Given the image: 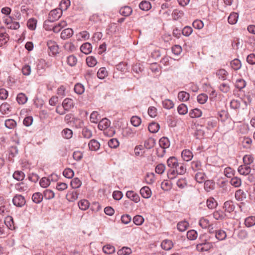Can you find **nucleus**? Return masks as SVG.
<instances>
[{
    "mask_svg": "<svg viewBox=\"0 0 255 255\" xmlns=\"http://www.w3.org/2000/svg\"><path fill=\"white\" fill-rule=\"evenodd\" d=\"M86 63L89 67H92L96 65L97 62L94 57L89 56L86 58Z\"/></svg>",
    "mask_w": 255,
    "mask_h": 255,
    "instance_id": "nucleus-55",
    "label": "nucleus"
},
{
    "mask_svg": "<svg viewBox=\"0 0 255 255\" xmlns=\"http://www.w3.org/2000/svg\"><path fill=\"white\" fill-rule=\"evenodd\" d=\"M73 34V31L71 28L64 29L61 33V38L63 39H66L71 37Z\"/></svg>",
    "mask_w": 255,
    "mask_h": 255,
    "instance_id": "nucleus-15",
    "label": "nucleus"
},
{
    "mask_svg": "<svg viewBox=\"0 0 255 255\" xmlns=\"http://www.w3.org/2000/svg\"><path fill=\"white\" fill-rule=\"evenodd\" d=\"M103 252L107 254H111L114 253L115 251V247L113 246L107 245L104 246L103 248Z\"/></svg>",
    "mask_w": 255,
    "mask_h": 255,
    "instance_id": "nucleus-56",
    "label": "nucleus"
},
{
    "mask_svg": "<svg viewBox=\"0 0 255 255\" xmlns=\"http://www.w3.org/2000/svg\"><path fill=\"white\" fill-rule=\"evenodd\" d=\"M216 76L218 79H223L226 80L228 78V72L223 69H221L217 71Z\"/></svg>",
    "mask_w": 255,
    "mask_h": 255,
    "instance_id": "nucleus-20",
    "label": "nucleus"
},
{
    "mask_svg": "<svg viewBox=\"0 0 255 255\" xmlns=\"http://www.w3.org/2000/svg\"><path fill=\"white\" fill-rule=\"evenodd\" d=\"M111 125L110 121L107 118L100 120L98 124V128L100 130H105L108 128Z\"/></svg>",
    "mask_w": 255,
    "mask_h": 255,
    "instance_id": "nucleus-8",
    "label": "nucleus"
},
{
    "mask_svg": "<svg viewBox=\"0 0 255 255\" xmlns=\"http://www.w3.org/2000/svg\"><path fill=\"white\" fill-rule=\"evenodd\" d=\"M213 215L214 219L217 220H222L226 216L225 213L221 210L215 211L213 213Z\"/></svg>",
    "mask_w": 255,
    "mask_h": 255,
    "instance_id": "nucleus-34",
    "label": "nucleus"
},
{
    "mask_svg": "<svg viewBox=\"0 0 255 255\" xmlns=\"http://www.w3.org/2000/svg\"><path fill=\"white\" fill-rule=\"evenodd\" d=\"M226 232L221 229L216 230L215 231V237L219 241H224L227 238Z\"/></svg>",
    "mask_w": 255,
    "mask_h": 255,
    "instance_id": "nucleus-14",
    "label": "nucleus"
},
{
    "mask_svg": "<svg viewBox=\"0 0 255 255\" xmlns=\"http://www.w3.org/2000/svg\"><path fill=\"white\" fill-rule=\"evenodd\" d=\"M4 223L8 229L12 230L15 229L13 220L11 216H7L4 220Z\"/></svg>",
    "mask_w": 255,
    "mask_h": 255,
    "instance_id": "nucleus-13",
    "label": "nucleus"
},
{
    "mask_svg": "<svg viewBox=\"0 0 255 255\" xmlns=\"http://www.w3.org/2000/svg\"><path fill=\"white\" fill-rule=\"evenodd\" d=\"M187 237L190 240H194L197 237V233L195 230H190L187 233Z\"/></svg>",
    "mask_w": 255,
    "mask_h": 255,
    "instance_id": "nucleus-59",
    "label": "nucleus"
},
{
    "mask_svg": "<svg viewBox=\"0 0 255 255\" xmlns=\"http://www.w3.org/2000/svg\"><path fill=\"white\" fill-rule=\"evenodd\" d=\"M238 171L241 175H247L251 172V168L249 165L244 164L239 167Z\"/></svg>",
    "mask_w": 255,
    "mask_h": 255,
    "instance_id": "nucleus-7",
    "label": "nucleus"
},
{
    "mask_svg": "<svg viewBox=\"0 0 255 255\" xmlns=\"http://www.w3.org/2000/svg\"><path fill=\"white\" fill-rule=\"evenodd\" d=\"M231 66L235 70H237L241 67V61L238 59H235L231 62Z\"/></svg>",
    "mask_w": 255,
    "mask_h": 255,
    "instance_id": "nucleus-42",
    "label": "nucleus"
},
{
    "mask_svg": "<svg viewBox=\"0 0 255 255\" xmlns=\"http://www.w3.org/2000/svg\"><path fill=\"white\" fill-rule=\"evenodd\" d=\"M126 196L135 203H138L140 201L139 195L132 191H127Z\"/></svg>",
    "mask_w": 255,
    "mask_h": 255,
    "instance_id": "nucleus-10",
    "label": "nucleus"
},
{
    "mask_svg": "<svg viewBox=\"0 0 255 255\" xmlns=\"http://www.w3.org/2000/svg\"><path fill=\"white\" fill-rule=\"evenodd\" d=\"M230 183L232 185L236 187H239L241 185L242 181L241 179L237 177H234L232 178Z\"/></svg>",
    "mask_w": 255,
    "mask_h": 255,
    "instance_id": "nucleus-54",
    "label": "nucleus"
},
{
    "mask_svg": "<svg viewBox=\"0 0 255 255\" xmlns=\"http://www.w3.org/2000/svg\"><path fill=\"white\" fill-rule=\"evenodd\" d=\"M224 208L225 211L231 213L234 210L235 207L233 201L229 200L224 203Z\"/></svg>",
    "mask_w": 255,
    "mask_h": 255,
    "instance_id": "nucleus-17",
    "label": "nucleus"
},
{
    "mask_svg": "<svg viewBox=\"0 0 255 255\" xmlns=\"http://www.w3.org/2000/svg\"><path fill=\"white\" fill-rule=\"evenodd\" d=\"M204 176V174L202 172L199 171L196 174L195 176V179L197 182L199 183H201L203 182L205 180Z\"/></svg>",
    "mask_w": 255,
    "mask_h": 255,
    "instance_id": "nucleus-63",
    "label": "nucleus"
},
{
    "mask_svg": "<svg viewBox=\"0 0 255 255\" xmlns=\"http://www.w3.org/2000/svg\"><path fill=\"white\" fill-rule=\"evenodd\" d=\"M84 86L80 83H77L74 87V91L78 94H82L84 92Z\"/></svg>",
    "mask_w": 255,
    "mask_h": 255,
    "instance_id": "nucleus-60",
    "label": "nucleus"
},
{
    "mask_svg": "<svg viewBox=\"0 0 255 255\" xmlns=\"http://www.w3.org/2000/svg\"><path fill=\"white\" fill-rule=\"evenodd\" d=\"M12 203L16 207H22L25 204L26 200L23 196L16 194L12 199Z\"/></svg>",
    "mask_w": 255,
    "mask_h": 255,
    "instance_id": "nucleus-5",
    "label": "nucleus"
},
{
    "mask_svg": "<svg viewBox=\"0 0 255 255\" xmlns=\"http://www.w3.org/2000/svg\"><path fill=\"white\" fill-rule=\"evenodd\" d=\"M155 144V140L152 138H149L144 142V146L147 149H151Z\"/></svg>",
    "mask_w": 255,
    "mask_h": 255,
    "instance_id": "nucleus-29",
    "label": "nucleus"
},
{
    "mask_svg": "<svg viewBox=\"0 0 255 255\" xmlns=\"http://www.w3.org/2000/svg\"><path fill=\"white\" fill-rule=\"evenodd\" d=\"M207 206L209 209H214L215 208L217 205V203L216 200L213 198H209L206 202Z\"/></svg>",
    "mask_w": 255,
    "mask_h": 255,
    "instance_id": "nucleus-51",
    "label": "nucleus"
},
{
    "mask_svg": "<svg viewBox=\"0 0 255 255\" xmlns=\"http://www.w3.org/2000/svg\"><path fill=\"white\" fill-rule=\"evenodd\" d=\"M162 105L165 109L169 110L174 107V103L169 99H165L162 102Z\"/></svg>",
    "mask_w": 255,
    "mask_h": 255,
    "instance_id": "nucleus-52",
    "label": "nucleus"
},
{
    "mask_svg": "<svg viewBox=\"0 0 255 255\" xmlns=\"http://www.w3.org/2000/svg\"><path fill=\"white\" fill-rule=\"evenodd\" d=\"M159 144L160 147L157 149V152L159 153L162 151L160 154H158V157H162L165 153V149L170 146V142L167 137L163 136L159 139Z\"/></svg>",
    "mask_w": 255,
    "mask_h": 255,
    "instance_id": "nucleus-2",
    "label": "nucleus"
},
{
    "mask_svg": "<svg viewBox=\"0 0 255 255\" xmlns=\"http://www.w3.org/2000/svg\"><path fill=\"white\" fill-rule=\"evenodd\" d=\"M16 101L19 104H24L27 101V97L26 96L22 93H19L16 97Z\"/></svg>",
    "mask_w": 255,
    "mask_h": 255,
    "instance_id": "nucleus-31",
    "label": "nucleus"
},
{
    "mask_svg": "<svg viewBox=\"0 0 255 255\" xmlns=\"http://www.w3.org/2000/svg\"><path fill=\"white\" fill-rule=\"evenodd\" d=\"M89 149L91 150L96 151L99 149L100 144L99 142L95 139H92L90 141L89 144Z\"/></svg>",
    "mask_w": 255,
    "mask_h": 255,
    "instance_id": "nucleus-22",
    "label": "nucleus"
},
{
    "mask_svg": "<svg viewBox=\"0 0 255 255\" xmlns=\"http://www.w3.org/2000/svg\"><path fill=\"white\" fill-rule=\"evenodd\" d=\"M37 20L34 18H30L27 21V25L29 29L34 30L36 28Z\"/></svg>",
    "mask_w": 255,
    "mask_h": 255,
    "instance_id": "nucleus-64",
    "label": "nucleus"
},
{
    "mask_svg": "<svg viewBox=\"0 0 255 255\" xmlns=\"http://www.w3.org/2000/svg\"><path fill=\"white\" fill-rule=\"evenodd\" d=\"M238 14L236 12L231 13L228 17V22L231 24H234L237 23L238 19Z\"/></svg>",
    "mask_w": 255,
    "mask_h": 255,
    "instance_id": "nucleus-35",
    "label": "nucleus"
},
{
    "mask_svg": "<svg viewBox=\"0 0 255 255\" xmlns=\"http://www.w3.org/2000/svg\"><path fill=\"white\" fill-rule=\"evenodd\" d=\"M43 198V196L42 194L39 192H36L33 194L32 200L34 203L38 204L42 201Z\"/></svg>",
    "mask_w": 255,
    "mask_h": 255,
    "instance_id": "nucleus-36",
    "label": "nucleus"
},
{
    "mask_svg": "<svg viewBox=\"0 0 255 255\" xmlns=\"http://www.w3.org/2000/svg\"><path fill=\"white\" fill-rule=\"evenodd\" d=\"M78 195L76 191H69L66 195V198L70 202H74L78 199Z\"/></svg>",
    "mask_w": 255,
    "mask_h": 255,
    "instance_id": "nucleus-19",
    "label": "nucleus"
},
{
    "mask_svg": "<svg viewBox=\"0 0 255 255\" xmlns=\"http://www.w3.org/2000/svg\"><path fill=\"white\" fill-rule=\"evenodd\" d=\"M62 135L64 138L70 139L72 137L73 131L69 128H65L62 130Z\"/></svg>",
    "mask_w": 255,
    "mask_h": 255,
    "instance_id": "nucleus-45",
    "label": "nucleus"
},
{
    "mask_svg": "<svg viewBox=\"0 0 255 255\" xmlns=\"http://www.w3.org/2000/svg\"><path fill=\"white\" fill-rule=\"evenodd\" d=\"M254 157L251 155H246L243 157V162L245 164L249 165L254 161Z\"/></svg>",
    "mask_w": 255,
    "mask_h": 255,
    "instance_id": "nucleus-62",
    "label": "nucleus"
},
{
    "mask_svg": "<svg viewBox=\"0 0 255 255\" xmlns=\"http://www.w3.org/2000/svg\"><path fill=\"white\" fill-rule=\"evenodd\" d=\"M212 248H213V243L207 242L206 240H201V242L196 246L197 251L201 252L208 251Z\"/></svg>",
    "mask_w": 255,
    "mask_h": 255,
    "instance_id": "nucleus-3",
    "label": "nucleus"
},
{
    "mask_svg": "<svg viewBox=\"0 0 255 255\" xmlns=\"http://www.w3.org/2000/svg\"><path fill=\"white\" fill-rule=\"evenodd\" d=\"M132 10L130 6H125L121 7L120 9V13L124 16H128L132 13Z\"/></svg>",
    "mask_w": 255,
    "mask_h": 255,
    "instance_id": "nucleus-18",
    "label": "nucleus"
},
{
    "mask_svg": "<svg viewBox=\"0 0 255 255\" xmlns=\"http://www.w3.org/2000/svg\"><path fill=\"white\" fill-rule=\"evenodd\" d=\"M82 184L80 180L78 178H74L71 181V186L72 188L76 189L79 188Z\"/></svg>",
    "mask_w": 255,
    "mask_h": 255,
    "instance_id": "nucleus-48",
    "label": "nucleus"
},
{
    "mask_svg": "<svg viewBox=\"0 0 255 255\" xmlns=\"http://www.w3.org/2000/svg\"><path fill=\"white\" fill-rule=\"evenodd\" d=\"M167 164L171 168H176L177 166H179L177 159L174 156L170 157L167 161Z\"/></svg>",
    "mask_w": 255,
    "mask_h": 255,
    "instance_id": "nucleus-12",
    "label": "nucleus"
},
{
    "mask_svg": "<svg viewBox=\"0 0 255 255\" xmlns=\"http://www.w3.org/2000/svg\"><path fill=\"white\" fill-rule=\"evenodd\" d=\"M141 120L137 116H132L130 119V123L134 127H138L141 124Z\"/></svg>",
    "mask_w": 255,
    "mask_h": 255,
    "instance_id": "nucleus-57",
    "label": "nucleus"
},
{
    "mask_svg": "<svg viewBox=\"0 0 255 255\" xmlns=\"http://www.w3.org/2000/svg\"><path fill=\"white\" fill-rule=\"evenodd\" d=\"M54 193L50 190H46L43 192V196L46 200H50L54 197Z\"/></svg>",
    "mask_w": 255,
    "mask_h": 255,
    "instance_id": "nucleus-49",
    "label": "nucleus"
},
{
    "mask_svg": "<svg viewBox=\"0 0 255 255\" xmlns=\"http://www.w3.org/2000/svg\"><path fill=\"white\" fill-rule=\"evenodd\" d=\"M108 75V71L105 67L100 68L97 72V76L100 79H104Z\"/></svg>",
    "mask_w": 255,
    "mask_h": 255,
    "instance_id": "nucleus-40",
    "label": "nucleus"
},
{
    "mask_svg": "<svg viewBox=\"0 0 255 255\" xmlns=\"http://www.w3.org/2000/svg\"><path fill=\"white\" fill-rule=\"evenodd\" d=\"M181 155L183 160L186 161L191 160L193 156L192 152L188 149L183 150Z\"/></svg>",
    "mask_w": 255,
    "mask_h": 255,
    "instance_id": "nucleus-16",
    "label": "nucleus"
},
{
    "mask_svg": "<svg viewBox=\"0 0 255 255\" xmlns=\"http://www.w3.org/2000/svg\"><path fill=\"white\" fill-rule=\"evenodd\" d=\"M189 226V223L186 221H183L177 224V228L180 232L186 231Z\"/></svg>",
    "mask_w": 255,
    "mask_h": 255,
    "instance_id": "nucleus-28",
    "label": "nucleus"
},
{
    "mask_svg": "<svg viewBox=\"0 0 255 255\" xmlns=\"http://www.w3.org/2000/svg\"><path fill=\"white\" fill-rule=\"evenodd\" d=\"M189 94L184 91L179 92L178 94V98L181 101H187L189 100Z\"/></svg>",
    "mask_w": 255,
    "mask_h": 255,
    "instance_id": "nucleus-39",
    "label": "nucleus"
},
{
    "mask_svg": "<svg viewBox=\"0 0 255 255\" xmlns=\"http://www.w3.org/2000/svg\"><path fill=\"white\" fill-rule=\"evenodd\" d=\"M15 188L19 192H24L27 190L28 187L26 184L23 182L18 183L15 185Z\"/></svg>",
    "mask_w": 255,
    "mask_h": 255,
    "instance_id": "nucleus-37",
    "label": "nucleus"
},
{
    "mask_svg": "<svg viewBox=\"0 0 255 255\" xmlns=\"http://www.w3.org/2000/svg\"><path fill=\"white\" fill-rule=\"evenodd\" d=\"M148 130L151 133H156L160 128L159 125L155 122H152L148 125Z\"/></svg>",
    "mask_w": 255,
    "mask_h": 255,
    "instance_id": "nucleus-25",
    "label": "nucleus"
},
{
    "mask_svg": "<svg viewBox=\"0 0 255 255\" xmlns=\"http://www.w3.org/2000/svg\"><path fill=\"white\" fill-rule=\"evenodd\" d=\"M215 182L212 180H206L204 183V188L207 192H210L214 189Z\"/></svg>",
    "mask_w": 255,
    "mask_h": 255,
    "instance_id": "nucleus-30",
    "label": "nucleus"
},
{
    "mask_svg": "<svg viewBox=\"0 0 255 255\" xmlns=\"http://www.w3.org/2000/svg\"><path fill=\"white\" fill-rule=\"evenodd\" d=\"M12 176L14 179L21 181L24 179L25 174L22 171L17 170L13 173Z\"/></svg>",
    "mask_w": 255,
    "mask_h": 255,
    "instance_id": "nucleus-27",
    "label": "nucleus"
},
{
    "mask_svg": "<svg viewBox=\"0 0 255 255\" xmlns=\"http://www.w3.org/2000/svg\"><path fill=\"white\" fill-rule=\"evenodd\" d=\"M245 224L248 227H251L255 225V217L250 216L247 218L245 221Z\"/></svg>",
    "mask_w": 255,
    "mask_h": 255,
    "instance_id": "nucleus-41",
    "label": "nucleus"
},
{
    "mask_svg": "<svg viewBox=\"0 0 255 255\" xmlns=\"http://www.w3.org/2000/svg\"><path fill=\"white\" fill-rule=\"evenodd\" d=\"M235 170L230 167L225 168L224 173L228 178H232L234 175Z\"/></svg>",
    "mask_w": 255,
    "mask_h": 255,
    "instance_id": "nucleus-61",
    "label": "nucleus"
},
{
    "mask_svg": "<svg viewBox=\"0 0 255 255\" xmlns=\"http://www.w3.org/2000/svg\"><path fill=\"white\" fill-rule=\"evenodd\" d=\"M90 121L92 123H97L100 120L99 115L96 111L93 112L90 117Z\"/></svg>",
    "mask_w": 255,
    "mask_h": 255,
    "instance_id": "nucleus-50",
    "label": "nucleus"
},
{
    "mask_svg": "<svg viewBox=\"0 0 255 255\" xmlns=\"http://www.w3.org/2000/svg\"><path fill=\"white\" fill-rule=\"evenodd\" d=\"M77 59L76 56L71 55L67 57V62L70 66H74L76 64Z\"/></svg>",
    "mask_w": 255,
    "mask_h": 255,
    "instance_id": "nucleus-46",
    "label": "nucleus"
},
{
    "mask_svg": "<svg viewBox=\"0 0 255 255\" xmlns=\"http://www.w3.org/2000/svg\"><path fill=\"white\" fill-rule=\"evenodd\" d=\"M247 197V194L242 190H238L235 193V198L238 201H243Z\"/></svg>",
    "mask_w": 255,
    "mask_h": 255,
    "instance_id": "nucleus-24",
    "label": "nucleus"
},
{
    "mask_svg": "<svg viewBox=\"0 0 255 255\" xmlns=\"http://www.w3.org/2000/svg\"><path fill=\"white\" fill-rule=\"evenodd\" d=\"M4 125L7 128L9 129H12L16 126V123L13 119H7L5 120Z\"/></svg>",
    "mask_w": 255,
    "mask_h": 255,
    "instance_id": "nucleus-43",
    "label": "nucleus"
},
{
    "mask_svg": "<svg viewBox=\"0 0 255 255\" xmlns=\"http://www.w3.org/2000/svg\"><path fill=\"white\" fill-rule=\"evenodd\" d=\"M177 111L180 115H185L188 112L187 107L184 104H180L177 108Z\"/></svg>",
    "mask_w": 255,
    "mask_h": 255,
    "instance_id": "nucleus-53",
    "label": "nucleus"
},
{
    "mask_svg": "<svg viewBox=\"0 0 255 255\" xmlns=\"http://www.w3.org/2000/svg\"><path fill=\"white\" fill-rule=\"evenodd\" d=\"M47 46L53 56L59 53V46L55 41L52 40H48Z\"/></svg>",
    "mask_w": 255,
    "mask_h": 255,
    "instance_id": "nucleus-4",
    "label": "nucleus"
},
{
    "mask_svg": "<svg viewBox=\"0 0 255 255\" xmlns=\"http://www.w3.org/2000/svg\"><path fill=\"white\" fill-rule=\"evenodd\" d=\"M89 202L88 200L83 199L78 202V206L82 210H86L89 207Z\"/></svg>",
    "mask_w": 255,
    "mask_h": 255,
    "instance_id": "nucleus-38",
    "label": "nucleus"
},
{
    "mask_svg": "<svg viewBox=\"0 0 255 255\" xmlns=\"http://www.w3.org/2000/svg\"><path fill=\"white\" fill-rule=\"evenodd\" d=\"M62 14V10L60 8H55L51 10L49 13L48 19L44 23V27L48 29L47 23H51L58 20Z\"/></svg>",
    "mask_w": 255,
    "mask_h": 255,
    "instance_id": "nucleus-1",
    "label": "nucleus"
},
{
    "mask_svg": "<svg viewBox=\"0 0 255 255\" xmlns=\"http://www.w3.org/2000/svg\"><path fill=\"white\" fill-rule=\"evenodd\" d=\"M131 253V250L129 248L124 247L119 250L117 254L118 255H128Z\"/></svg>",
    "mask_w": 255,
    "mask_h": 255,
    "instance_id": "nucleus-47",
    "label": "nucleus"
},
{
    "mask_svg": "<svg viewBox=\"0 0 255 255\" xmlns=\"http://www.w3.org/2000/svg\"><path fill=\"white\" fill-rule=\"evenodd\" d=\"M173 244L171 240H165L161 244V248L166 251H169L172 248Z\"/></svg>",
    "mask_w": 255,
    "mask_h": 255,
    "instance_id": "nucleus-23",
    "label": "nucleus"
},
{
    "mask_svg": "<svg viewBox=\"0 0 255 255\" xmlns=\"http://www.w3.org/2000/svg\"><path fill=\"white\" fill-rule=\"evenodd\" d=\"M190 116L192 118H199L202 115V112L199 109H194L191 111L189 113Z\"/></svg>",
    "mask_w": 255,
    "mask_h": 255,
    "instance_id": "nucleus-44",
    "label": "nucleus"
},
{
    "mask_svg": "<svg viewBox=\"0 0 255 255\" xmlns=\"http://www.w3.org/2000/svg\"><path fill=\"white\" fill-rule=\"evenodd\" d=\"M141 195L144 198H149L151 196V191L150 189L147 186H144L140 190Z\"/></svg>",
    "mask_w": 255,
    "mask_h": 255,
    "instance_id": "nucleus-11",
    "label": "nucleus"
},
{
    "mask_svg": "<svg viewBox=\"0 0 255 255\" xmlns=\"http://www.w3.org/2000/svg\"><path fill=\"white\" fill-rule=\"evenodd\" d=\"M0 111L3 114H7L11 111V107L7 103L2 104L0 106Z\"/></svg>",
    "mask_w": 255,
    "mask_h": 255,
    "instance_id": "nucleus-26",
    "label": "nucleus"
},
{
    "mask_svg": "<svg viewBox=\"0 0 255 255\" xmlns=\"http://www.w3.org/2000/svg\"><path fill=\"white\" fill-rule=\"evenodd\" d=\"M62 107L67 111L70 110L74 107L73 100L70 98H66L63 101Z\"/></svg>",
    "mask_w": 255,
    "mask_h": 255,
    "instance_id": "nucleus-9",
    "label": "nucleus"
},
{
    "mask_svg": "<svg viewBox=\"0 0 255 255\" xmlns=\"http://www.w3.org/2000/svg\"><path fill=\"white\" fill-rule=\"evenodd\" d=\"M191 168L194 171L202 170V164L200 161L194 160L191 162Z\"/></svg>",
    "mask_w": 255,
    "mask_h": 255,
    "instance_id": "nucleus-21",
    "label": "nucleus"
},
{
    "mask_svg": "<svg viewBox=\"0 0 255 255\" xmlns=\"http://www.w3.org/2000/svg\"><path fill=\"white\" fill-rule=\"evenodd\" d=\"M252 139L248 137H244L242 140V144L244 148L249 149L251 147Z\"/></svg>",
    "mask_w": 255,
    "mask_h": 255,
    "instance_id": "nucleus-32",
    "label": "nucleus"
},
{
    "mask_svg": "<svg viewBox=\"0 0 255 255\" xmlns=\"http://www.w3.org/2000/svg\"><path fill=\"white\" fill-rule=\"evenodd\" d=\"M139 7L142 10L147 11L151 8V5L150 2L143 0L139 3Z\"/></svg>",
    "mask_w": 255,
    "mask_h": 255,
    "instance_id": "nucleus-33",
    "label": "nucleus"
},
{
    "mask_svg": "<svg viewBox=\"0 0 255 255\" xmlns=\"http://www.w3.org/2000/svg\"><path fill=\"white\" fill-rule=\"evenodd\" d=\"M208 96L206 94H201L197 96V101L201 104H205L208 100Z\"/></svg>",
    "mask_w": 255,
    "mask_h": 255,
    "instance_id": "nucleus-58",
    "label": "nucleus"
},
{
    "mask_svg": "<svg viewBox=\"0 0 255 255\" xmlns=\"http://www.w3.org/2000/svg\"><path fill=\"white\" fill-rule=\"evenodd\" d=\"M80 50L85 54H89L92 52V46L91 44L89 42L84 43L81 46Z\"/></svg>",
    "mask_w": 255,
    "mask_h": 255,
    "instance_id": "nucleus-6",
    "label": "nucleus"
}]
</instances>
